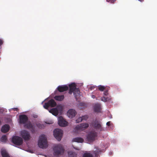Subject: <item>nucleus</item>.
<instances>
[{
    "label": "nucleus",
    "mask_w": 157,
    "mask_h": 157,
    "mask_svg": "<svg viewBox=\"0 0 157 157\" xmlns=\"http://www.w3.org/2000/svg\"><path fill=\"white\" fill-rule=\"evenodd\" d=\"M69 93L71 94L73 93L75 98L77 100V97L79 96L80 95L79 89L76 88V86L75 83H72L69 84Z\"/></svg>",
    "instance_id": "1"
},
{
    "label": "nucleus",
    "mask_w": 157,
    "mask_h": 157,
    "mask_svg": "<svg viewBox=\"0 0 157 157\" xmlns=\"http://www.w3.org/2000/svg\"><path fill=\"white\" fill-rule=\"evenodd\" d=\"M38 145L40 148H45L47 147V139L45 135H42L39 137Z\"/></svg>",
    "instance_id": "2"
},
{
    "label": "nucleus",
    "mask_w": 157,
    "mask_h": 157,
    "mask_svg": "<svg viewBox=\"0 0 157 157\" xmlns=\"http://www.w3.org/2000/svg\"><path fill=\"white\" fill-rule=\"evenodd\" d=\"M54 154L56 156H59L63 155L65 150L63 146L61 144L55 146L53 147Z\"/></svg>",
    "instance_id": "3"
},
{
    "label": "nucleus",
    "mask_w": 157,
    "mask_h": 157,
    "mask_svg": "<svg viewBox=\"0 0 157 157\" xmlns=\"http://www.w3.org/2000/svg\"><path fill=\"white\" fill-rule=\"evenodd\" d=\"M63 110V106L60 105H58L56 108H52L50 109L49 110V112L56 116L58 115L59 113H61Z\"/></svg>",
    "instance_id": "4"
},
{
    "label": "nucleus",
    "mask_w": 157,
    "mask_h": 157,
    "mask_svg": "<svg viewBox=\"0 0 157 157\" xmlns=\"http://www.w3.org/2000/svg\"><path fill=\"white\" fill-rule=\"evenodd\" d=\"M91 125L94 129L97 130H99L101 131L104 130L102 127L101 122L99 121L95 120L92 122Z\"/></svg>",
    "instance_id": "5"
},
{
    "label": "nucleus",
    "mask_w": 157,
    "mask_h": 157,
    "mask_svg": "<svg viewBox=\"0 0 157 157\" xmlns=\"http://www.w3.org/2000/svg\"><path fill=\"white\" fill-rule=\"evenodd\" d=\"M97 136V133L96 132L91 131L87 135L86 139L89 142H92L95 140Z\"/></svg>",
    "instance_id": "6"
},
{
    "label": "nucleus",
    "mask_w": 157,
    "mask_h": 157,
    "mask_svg": "<svg viewBox=\"0 0 157 157\" xmlns=\"http://www.w3.org/2000/svg\"><path fill=\"white\" fill-rule=\"evenodd\" d=\"M53 135L55 138L59 141H60L63 135V131L60 129L57 128L54 130Z\"/></svg>",
    "instance_id": "7"
},
{
    "label": "nucleus",
    "mask_w": 157,
    "mask_h": 157,
    "mask_svg": "<svg viewBox=\"0 0 157 157\" xmlns=\"http://www.w3.org/2000/svg\"><path fill=\"white\" fill-rule=\"evenodd\" d=\"M12 141L15 144L20 145L23 143L22 139L17 136H14L13 137L12 139Z\"/></svg>",
    "instance_id": "8"
},
{
    "label": "nucleus",
    "mask_w": 157,
    "mask_h": 157,
    "mask_svg": "<svg viewBox=\"0 0 157 157\" xmlns=\"http://www.w3.org/2000/svg\"><path fill=\"white\" fill-rule=\"evenodd\" d=\"M56 105V103L53 99H51L47 103H45L44 107L46 109H48L49 107H54Z\"/></svg>",
    "instance_id": "9"
},
{
    "label": "nucleus",
    "mask_w": 157,
    "mask_h": 157,
    "mask_svg": "<svg viewBox=\"0 0 157 157\" xmlns=\"http://www.w3.org/2000/svg\"><path fill=\"white\" fill-rule=\"evenodd\" d=\"M89 126L88 123H82L77 126L75 128V130L77 131H82Z\"/></svg>",
    "instance_id": "10"
},
{
    "label": "nucleus",
    "mask_w": 157,
    "mask_h": 157,
    "mask_svg": "<svg viewBox=\"0 0 157 157\" xmlns=\"http://www.w3.org/2000/svg\"><path fill=\"white\" fill-rule=\"evenodd\" d=\"M21 136L23 139L25 140H28L30 138V133L27 131L23 130L21 132Z\"/></svg>",
    "instance_id": "11"
},
{
    "label": "nucleus",
    "mask_w": 157,
    "mask_h": 157,
    "mask_svg": "<svg viewBox=\"0 0 157 157\" xmlns=\"http://www.w3.org/2000/svg\"><path fill=\"white\" fill-rule=\"evenodd\" d=\"M58 124L60 126L62 127H65L67 125V122L61 116L58 118Z\"/></svg>",
    "instance_id": "12"
},
{
    "label": "nucleus",
    "mask_w": 157,
    "mask_h": 157,
    "mask_svg": "<svg viewBox=\"0 0 157 157\" xmlns=\"http://www.w3.org/2000/svg\"><path fill=\"white\" fill-rule=\"evenodd\" d=\"M28 120V117L25 115H21L19 116V123L25 124Z\"/></svg>",
    "instance_id": "13"
},
{
    "label": "nucleus",
    "mask_w": 157,
    "mask_h": 157,
    "mask_svg": "<svg viewBox=\"0 0 157 157\" xmlns=\"http://www.w3.org/2000/svg\"><path fill=\"white\" fill-rule=\"evenodd\" d=\"M24 126L29 129L31 130V132L34 133L35 132V129L33 125L30 122L26 123L24 125Z\"/></svg>",
    "instance_id": "14"
},
{
    "label": "nucleus",
    "mask_w": 157,
    "mask_h": 157,
    "mask_svg": "<svg viewBox=\"0 0 157 157\" xmlns=\"http://www.w3.org/2000/svg\"><path fill=\"white\" fill-rule=\"evenodd\" d=\"M76 112L75 110L70 109L67 112V115L68 117L71 118L74 117L76 114Z\"/></svg>",
    "instance_id": "15"
},
{
    "label": "nucleus",
    "mask_w": 157,
    "mask_h": 157,
    "mask_svg": "<svg viewBox=\"0 0 157 157\" xmlns=\"http://www.w3.org/2000/svg\"><path fill=\"white\" fill-rule=\"evenodd\" d=\"M68 89V86L66 85L59 86L57 87L58 90L60 92L67 91Z\"/></svg>",
    "instance_id": "16"
},
{
    "label": "nucleus",
    "mask_w": 157,
    "mask_h": 157,
    "mask_svg": "<svg viewBox=\"0 0 157 157\" xmlns=\"http://www.w3.org/2000/svg\"><path fill=\"white\" fill-rule=\"evenodd\" d=\"M10 127L8 124H5L1 128V131L2 132L5 133L8 132L9 130Z\"/></svg>",
    "instance_id": "17"
},
{
    "label": "nucleus",
    "mask_w": 157,
    "mask_h": 157,
    "mask_svg": "<svg viewBox=\"0 0 157 157\" xmlns=\"http://www.w3.org/2000/svg\"><path fill=\"white\" fill-rule=\"evenodd\" d=\"M94 111L96 112H99L101 111V105L100 104H97L94 106Z\"/></svg>",
    "instance_id": "18"
},
{
    "label": "nucleus",
    "mask_w": 157,
    "mask_h": 157,
    "mask_svg": "<svg viewBox=\"0 0 157 157\" xmlns=\"http://www.w3.org/2000/svg\"><path fill=\"white\" fill-rule=\"evenodd\" d=\"M1 154L2 157H10L7 151L4 149H2Z\"/></svg>",
    "instance_id": "19"
},
{
    "label": "nucleus",
    "mask_w": 157,
    "mask_h": 157,
    "mask_svg": "<svg viewBox=\"0 0 157 157\" xmlns=\"http://www.w3.org/2000/svg\"><path fill=\"white\" fill-rule=\"evenodd\" d=\"M68 154L69 157H75L76 156L77 154L73 151H68Z\"/></svg>",
    "instance_id": "20"
},
{
    "label": "nucleus",
    "mask_w": 157,
    "mask_h": 157,
    "mask_svg": "<svg viewBox=\"0 0 157 157\" xmlns=\"http://www.w3.org/2000/svg\"><path fill=\"white\" fill-rule=\"evenodd\" d=\"M73 142L78 143H82L84 141L83 139L81 137H76L74 138L72 140Z\"/></svg>",
    "instance_id": "21"
},
{
    "label": "nucleus",
    "mask_w": 157,
    "mask_h": 157,
    "mask_svg": "<svg viewBox=\"0 0 157 157\" xmlns=\"http://www.w3.org/2000/svg\"><path fill=\"white\" fill-rule=\"evenodd\" d=\"M54 98L56 100L60 101L64 99V96L63 95H57Z\"/></svg>",
    "instance_id": "22"
},
{
    "label": "nucleus",
    "mask_w": 157,
    "mask_h": 157,
    "mask_svg": "<svg viewBox=\"0 0 157 157\" xmlns=\"http://www.w3.org/2000/svg\"><path fill=\"white\" fill-rule=\"evenodd\" d=\"M82 157H93V155L90 152L86 153L84 154Z\"/></svg>",
    "instance_id": "23"
},
{
    "label": "nucleus",
    "mask_w": 157,
    "mask_h": 157,
    "mask_svg": "<svg viewBox=\"0 0 157 157\" xmlns=\"http://www.w3.org/2000/svg\"><path fill=\"white\" fill-rule=\"evenodd\" d=\"M7 140V138L6 137V136L3 135L2 136L1 139V140L2 142L5 143L6 142Z\"/></svg>",
    "instance_id": "24"
},
{
    "label": "nucleus",
    "mask_w": 157,
    "mask_h": 157,
    "mask_svg": "<svg viewBox=\"0 0 157 157\" xmlns=\"http://www.w3.org/2000/svg\"><path fill=\"white\" fill-rule=\"evenodd\" d=\"M105 89V87L104 86L100 85L98 86V89L101 91H103Z\"/></svg>",
    "instance_id": "25"
},
{
    "label": "nucleus",
    "mask_w": 157,
    "mask_h": 157,
    "mask_svg": "<svg viewBox=\"0 0 157 157\" xmlns=\"http://www.w3.org/2000/svg\"><path fill=\"white\" fill-rule=\"evenodd\" d=\"M37 127L40 129L44 128V125L40 123L38 124H37Z\"/></svg>",
    "instance_id": "26"
},
{
    "label": "nucleus",
    "mask_w": 157,
    "mask_h": 157,
    "mask_svg": "<svg viewBox=\"0 0 157 157\" xmlns=\"http://www.w3.org/2000/svg\"><path fill=\"white\" fill-rule=\"evenodd\" d=\"M82 117V120L85 121H86L89 117L87 115L83 116Z\"/></svg>",
    "instance_id": "27"
},
{
    "label": "nucleus",
    "mask_w": 157,
    "mask_h": 157,
    "mask_svg": "<svg viewBox=\"0 0 157 157\" xmlns=\"http://www.w3.org/2000/svg\"><path fill=\"white\" fill-rule=\"evenodd\" d=\"M82 121V117H79L76 120L77 123H78Z\"/></svg>",
    "instance_id": "28"
},
{
    "label": "nucleus",
    "mask_w": 157,
    "mask_h": 157,
    "mask_svg": "<svg viewBox=\"0 0 157 157\" xmlns=\"http://www.w3.org/2000/svg\"><path fill=\"white\" fill-rule=\"evenodd\" d=\"M108 90H109L108 88H107V89L105 88L104 90V94L106 96L108 94Z\"/></svg>",
    "instance_id": "29"
},
{
    "label": "nucleus",
    "mask_w": 157,
    "mask_h": 157,
    "mask_svg": "<svg viewBox=\"0 0 157 157\" xmlns=\"http://www.w3.org/2000/svg\"><path fill=\"white\" fill-rule=\"evenodd\" d=\"M101 100L105 102L106 101L108 100L107 98L105 97H102L101 98Z\"/></svg>",
    "instance_id": "30"
},
{
    "label": "nucleus",
    "mask_w": 157,
    "mask_h": 157,
    "mask_svg": "<svg viewBox=\"0 0 157 157\" xmlns=\"http://www.w3.org/2000/svg\"><path fill=\"white\" fill-rule=\"evenodd\" d=\"M116 1V0H106V1L108 2H110L111 3H113L114 2Z\"/></svg>",
    "instance_id": "31"
},
{
    "label": "nucleus",
    "mask_w": 157,
    "mask_h": 157,
    "mask_svg": "<svg viewBox=\"0 0 157 157\" xmlns=\"http://www.w3.org/2000/svg\"><path fill=\"white\" fill-rule=\"evenodd\" d=\"M3 40L1 39H0V48H1V45L3 44Z\"/></svg>",
    "instance_id": "32"
},
{
    "label": "nucleus",
    "mask_w": 157,
    "mask_h": 157,
    "mask_svg": "<svg viewBox=\"0 0 157 157\" xmlns=\"http://www.w3.org/2000/svg\"><path fill=\"white\" fill-rule=\"evenodd\" d=\"M95 86H91L90 88L91 90H94V89L95 88Z\"/></svg>",
    "instance_id": "33"
},
{
    "label": "nucleus",
    "mask_w": 157,
    "mask_h": 157,
    "mask_svg": "<svg viewBox=\"0 0 157 157\" xmlns=\"http://www.w3.org/2000/svg\"><path fill=\"white\" fill-rule=\"evenodd\" d=\"M110 122H111L110 121H108V122H107L106 123L107 125L108 126H110Z\"/></svg>",
    "instance_id": "34"
},
{
    "label": "nucleus",
    "mask_w": 157,
    "mask_h": 157,
    "mask_svg": "<svg viewBox=\"0 0 157 157\" xmlns=\"http://www.w3.org/2000/svg\"><path fill=\"white\" fill-rule=\"evenodd\" d=\"M12 109L14 111H17L18 110L17 108H13Z\"/></svg>",
    "instance_id": "35"
},
{
    "label": "nucleus",
    "mask_w": 157,
    "mask_h": 157,
    "mask_svg": "<svg viewBox=\"0 0 157 157\" xmlns=\"http://www.w3.org/2000/svg\"><path fill=\"white\" fill-rule=\"evenodd\" d=\"M138 0L141 2H143L144 1V0Z\"/></svg>",
    "instance_id": "36"
},
{
    "label": "nucleus",
    "mask_w": 157,
    "mask_h": 157,
    "mask_svg": "<svg viewBox=\"0 0 157 157\" xmlns=\"http://www.w3.org/2000/svg\"><path fill=\"white\" fill-rule=\"evenodd\" d=\"M92 97L93 98H95V96L94 95H92Z\"/></svg>",
    "instance_id": "37"
},
{
    "label": "nucleus",
    "mask_w": 157,
    "mask_h": 157,
    "mask_svg": "<svg viewBox=\"0 0 157 157\" xmlns=\"http://www.w3.org/2000/svg\"><path fill=\"white\" fill-rule=\"evenodd\" d=\"M74 148H75V149H76V150H79V149L78 148H75L74 147Z\"/></svg>",
    "instance_id": "38"
},
{
    "label": "nucleus",
    "mask_w": 157,
    "mask_h": 157,
    "mask_svg": "<svg viewBox=\"0 0 157 157\" xmlns=\"http://www.w3.org/2000/svg\"><path fill=\"white\" fill-rule=\"evenodd\" d=\"M34 118H36L37 117V116L36 115V116L34 117Z\"/></svg>",
    "instance_id": "39"
},
{
    "label": "nucleus",
    "mask_w": 157,
    "mask_h": 157,
    "mask_svg": "<svg viewBox=\"0 0 157 157\" xmlns=\"http://www.w3.org/2000/svg\"><path fill=\"white\" fill-rule=\"evenodd\" d=\"M94 154H95V156H98V155H96V153H94Z\"/></svg>",
    "instance_id": "40"
},
{
    "label": "nucleus",
    "mask_w": 157,
    "mask_h": 157,
    "mask_svg": "<svg viewBox=\"0 0 157 157\" xmlns=\"http://www.w3.org/2000/svg\"><path fill=\"white\" fill-rule=\"evenodd\" d=\"M1 124V120H0V125Z\"/></svg>",
    "instance_id": "41"
}]
</instances>
